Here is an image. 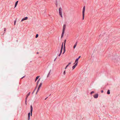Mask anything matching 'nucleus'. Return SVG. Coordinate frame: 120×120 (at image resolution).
I'll return each mask as SVG.
<instances>
[{"label": "nucleus", "mask_w": 120, "mask_h": 120, "mask_svg": "<svg viewBox=\"0 0 120 120\" xmlns=\"http://www.w3.org/2000/svg\"><path fill=\"white\" fill-rule=\"evenodd\" d=\"M108 38L107 37H105L102 39V41L103 42H105L107 41Z\"/></svg>", "instance_id": "1"}, {"label": "nucleus", "mask_w": 120, "mask_h": 120, "mask_svg": "<svg viewBox=\"0 0 120 120\" xmlns=\"http://www.w3.org/2000/svg\"><path fill=\"white\" fill-rule=\"evenodd\" d=\"M85 6H84L83 7L82 10V14H85Z\"/></svg>", "instance_id": "2"}, {"label": "nucleus", "mask_w": 120, "mask_h": 120, "mask_svg": "<svg viewBox=\"0 0 120 120\" xmlns=\"http://www.w3.org/2000/svg\"><path fill=\"white\" fill-rule=\"evenodd\" d=\"M30 92L29 93L27 94V95L26 96V100H25V102H26V101H27V98L30 95Z\"/></svg>", "instance_id": "3"}, {"label": "nucleus", "mask_w": 120, "mask_h": 120, "mask_svg": "<svg viewBox=\"0 0 120 120\" xmlns=\"http://www.w3.org/2000/svg\"><path fill=\"white\" fill-rule=\"evenodd\" d=\"M28 19V17H25L24 18H23L21 20V22H22L24 20H26Z\"/></svg>", "instance_id": "4"}, {"label": "nucleus", "mask_w": 120, "mask_h": 120, "mask_svg": "<svg viewBox=\"0 0 120 120\" xmlns=\"http://www.w3.org/2000/svg\"><path fill=\"white\" fill-rule=\"evenodd\" d=\"M33 108L32 106L31 105L30 106V113H31V116H32V112Z\"/></svg>", "instance_id": "5"}, {"label": "nucleus", "mask_w": 120, "mask_h": 120, "mask_svg": "<svg viewBox=\"0 0 120 120\" xmlns=\"http://www.w3.org/2000/svg\"><path fill=\"white\" fill-rule=\"evenodd\" d=\"M98 97V94H96L94 95V97L95 98H97Z\"/></svg>", "instance_id": "6"}, {"label": "nucleus", "mask_w": 120, "mask_h": 120, "mask_svg": "<svg viewBox=\"0 0 120 120\" xmlns=\"http://www.w3.org/2000/svg\"><path fill=\"white\" fill-rule=\"evenodd\" d=\"M66 25L65 24H64L63 25V31L64 32L65 30V29L66 28Z\"/></svg>", "instance_id": "7"}, {"label": "nucleus", "mask_w": 120, "mask_h": 120, "mask_svg": "<svg viewBox=\"0 0 120 120\" xmlns=\"http://www.w3.org/2000/svg\"><path fill=\"white\" fill-rule=\"evenodd\" d=\"M30 113L29 112L28 114V120H30Z\"/></svg>", "instance_id": "8"}, {"label": "nucleus", "mask_w": 120, "mask_h": 120, "mask_svg": "<svg viewBox=\"0 0 120 120\" xmlns=\"http://www.w3.org/2000/svg\"><path fill=\"white\" fill-rule=\"evenodd\" d=\"M62 11H59V14L61 17L63 18V16L62 14Z\"/></svg>", "instance_id": "9"}, {"label": "nucleus", "mask_w": 120, "mask_h": 120, "mask_svg": "<svg viewBox=\"0 0 120 120\" xmlns=\"http://www.w3.org/2000/svg\"><path fill=\"white\" fill-rule=\"evenodd\" d=\"M77 64H75L72 67V68L73 69V70L74 69H75V67H76V66H77Z\"/></svg>", "instance_id": "10"}, {"label": "nucleus", "mask_w": 120, "mask_h": 120, "mask_svg": "<svg viewBox=\"0 0 120 120\" xmlns=\"http://www.w3.org/2000/svg\"><path fill=\"white\" fill-rule=\"evenodd\" d=\"M78 59H76V60H75V63H74V64H75V63H76V64H77V63L78 62Z\"/></svg>", "instance_id": "11"}, {"label": "nucleus", "mask_w": 120, "mask_h": 120, "mask_svg": "<svg viewBox=\"0 0 120 120\" xmlns=\"http://www.w3.org/2000/svg\"><path fill=\"white\" fill-rule=\"evenodd\" d=\"M63 42L62 44L61 48V49L60 50L61 51H62V50H63Z\"/></svg>", "instance_id": "12"}, {"label": "nucleus", "mask_w": 120, "mask_h": 120, "mask_svg": "<svg viewBox=\"0 0 120 120\" xmlns=\"http://www.w3.org/2000/svg\"><path fill=\"white\" fill-rule=\"evenodd\" d=\"M18 1H17L15 3V8L16 7V6L17 5V4H18Z\"/></svg>", "instance_id": "13"}, {"label": "nucleus", "mask_w": 120, "mask_h": 120, "mask_svg": "<svg viewBox=\"0 0 120 120\" xmlns=\"http://www.w3.org/2000/svg\"><path fill=\"white\" fill-rule=\"evenodd\" d=\"M77 42H76L75 43V44L73 46V48L74 49H75V47L76 46V45H77Z\"/></svg>", "instance_id": "14"}, {"label": "nucleus", "mask_w": 120, "mask_h": 120, "mask_svg": "<svg viewBox=\"0 0 120 120\" xmlns=\"http://www.w3.org/2000/svg\"><path fill=\"white\" fill-rule=\"evenodd\" d=\"M39 76H38L36 77V78L35 80V82H36V81L38 79V78L39 77Z\"/></svg>", "instance_id": "15"}, {"label": "nucleus", "mask_w": 120, "mask_h": 120, "mask_svg": "<svg viewBox=\"0 0 120 120\" xmlns=\"http://www.w3.org/2000/svg\"><path fill=\"white\" fill-rule=\"evenodd\" d=\"M64 31H62V32L61 34V38H62L64 34Z\"/></svg>", "instance_id": "16"}, {"label": "nucleus", "mask_w": 120, "mask_h": 120, "mask_svg": "<svg viewBox=\"0 0 120 120\" xmlns=\"http://www.w3.org/2000/svg\"><path fill=\"white\" fill-rule=\"evenodd\" d=\"M107 94H110V90H108L107 92Z\"/></svg>", "instance_id": "17"}, {"label": "nucleus", "mask_w": 120, "mask_h": 120, "mask_svg": "<svg viewBox=\"0 0 120 120\" xmlns=\"http://www.w3.org/2000/svg\"><path fill=\"white\" fill-rule=\"evenodd\" d=\"M62 51H60V53L58 55V56H60V55L62 53Z\"/></svg>", "instance_id": "18"}, {"label": "nucleus", "mask_w": 120, "mask_h": 120, "mask_svg": "<svg viewBox=\"0 0 120 120\" xmlns=\"http://www.w3.org/2000/svg\"><path fill=\"white\" fill-rule=\"evenodd\" d=\"M63 50H64V52H65V46H64Z\"/></svg>", "instance_id": "19"}, {"label": "nucleus", "mask_w": 120, "mask_h": 120, "mask_svg": "<svg viewBox=\"0 0 120 120\" xmlns=\"http://www.w3.org/2000/svg\"><path fill=\"white\" fill-rule=\"evenodd\" d=\"M62 9L61 8H60L59 9V11H62Z\"/></svg>", "instance_id": "20"}, {"label": "nucleus", "mask_w": 120, "mask_h": 120, "mask_svg": "<svg viewBox=\"0 0 120 120\" xmlns=\"http://www.w3.org/2000/svg\"><path fill=\"white\" fill-rule=\"evenodd\" d=\"M55 4L56 7L57 6L58 4L57 2V1H56V2L55 3Z\"/></svg>", "instance_id": "21"}, {"label": "nucleus", "mask_w": 120, "mask_h": 120, "mask_svg": "<svg viewBox=\"0 0 120 120\" xmlns=\"http://www.w3.org/2000/svg\"><path fill=\"white\" fill-rule=\"evenodd\" d=\"M66 40H65L64 41V46H65V43L66 42Z\"/></svg>", "instance_id": "22"}, {"label": "nucleus", "mask_w": 120, "mask_h": 120, "mask_svg": "<svg viewBox=\"0 0 120 120\" xmlns=\"http://www.w3.org/2000/svg\"><path fill=\"white\" fill-rule=\"evenodd\" d=\"M41 85H42V83H41L38 86V87L40 88L41 87Z\"/></svg>", "instance_id": "23"}, {"label": "nucleus", "mask_w": 120, "mask_h": 120, "mask_svg": "<svg viewBox=\"0 0 120 120\" xmlns=\"http://www.w3.org/2000/svg\"><path fill=\"white\" fill-rule=\"evenodd\" d=\"M40 88L39 87H38V90H37V92L36 93V94H37V93L38 92V90H39V89H40Z\"/></svg>", "instance_id": "24"}, {"label": "nucleus", "mask_w": 120, "mask_h": 120, "mask_svg": "<svg viewBox=\"0 0 120 120\" xmlns=\"http://www.w3.org/2000/svg\"><path fill=\"white\" fill-rule=\"evenodd\" d=\"M84 15L85 14H82V19L83 20L84 19Z\"/></svg>", "instance_id": "25"}, {"label": "nucleus", "mask_w": 120, "mask_h": 120, "mask_svg": "<svg viewBox=\"0 0 120 120\" xmlns=\"http://www.w3.org/2000/svg\"><path fill=\"white\" fill-rule=\"evenodd\" d=\"M16 22V20H15L14 21V25H15Z\"/></svg>", "instance_id": "26"}, {"label": "nucleus", "mask_w": 120, "mask_h": 120, "mask_svg": "<svg viewBox=\"0 0 120 120\" xmlns=\"http://www.w3.org/2000/svg\"><path fill=\"white\" fill-rule=\"evenodd\" d=\"M38 34H37L35 38H38Z\"/></svg>", "instance_id": "27"}, {"label": "nucleus", "mask_w": 120, "mask_h": 120, "mask_svg": "<svg viewBox=\"0 0 120 120\" xmlns=\"http://www.w3.org/2000/svg\"><path fill=\"white\" fill-rule=\"evenodd\" d=\"M65 70L64 71V72H63V74L64 75H65Z\"/></svg>", "instance_id": "28"}, {"label": "nucleus", "mask_w": 120, "mask_h": 120, "mask_svg": "<svg viewBox=\"0 0 120 120\" xmlns=\"http://www.w3.org/2000/svg\"><path fill=\"white\" fill-rule=\"evenodd\" d=\"M68 65H67L66 66V67L65 68V69H66L67 68V67H68Z\"/></svg>", "instance_id": "29"}, {"label": "nucleus", "mask_w": 120, "mask_h": 120, "mask_svg": "<svg viewBox=\"0 0 120 120\" xmlns=\"http://www.w3.org/2000/svg\"><path fill=\"white\" fill-rule=\"evenodd\" d=\"M94 93V91H92L91 92V94H92Z\"/></svg>", "instance_id": "30"}, {"label": "nucleus", "mask_w": 120, "mask_h": 120, "mask_svg": "<svg viewBox=\"0 0 120 120\" xmlns=\"http://www.w3.org/2000/svg\"><path fill=\"white\" fill-rule=\"evenodd\" d=\"M71 64V62L69 63H68V66H69L70 64Z\"/></svg>", "instance_id": "31"}, {"label": "nucleus", "mask_w": 120, "mask_h": 120, "mask_svg": "<svg viewBox=\"0 0 120 120\" xmlns=\"http://www.w3.org/2000/svg\"><path fill=\"white\" fill-rule=\"evenodd\" d=\"M6 29L4 28V31H5V32L6 31Z\"/></svg>", "instance_id": "32"}, {"label": "nucleus", "mask_w": 120, "mask_h": 120, "mask_svg": "<svg viewBox=\"0 0 120 120\" xmlns=\"http://www.w3.org/2000/svg\"><path fill=\"white\" fill-rule=\"evenodd\" d=\"M51 70H50V72H49V74H48V75H49V74H50V72H51Z\"/></svg>", "instance_id": "33"}, {"label": "nucleus", "mask_w": 120, "mask_h": 120, "mask_svg": "<svg viewBox=\"0 0 120 120\" xmlns=\"http://www.w3.org/2000/svg\"><path fill=\"white\" fill-rule=\"evenodd\" d=\"M103 90H102L101 91V93H103Z\"/></svg>", "instance_id": "34"}, {"label": "nucleus", "mask_w": 120, "mask_h": 120, "mask_svg": "<svg viewBox=\"0 0 120 120\" xmlns=\"http://www.w3.org/2000/svg\"><path fill=\"white\" fill-rule=\"evenodd\" d=\"M80 57L81 56H79V58H78V60L79 59Z\"/></svg>", "instance_id": "35"}, {"label": "nucleus", "mask_w": 120, "mask_h": 120, "mask_svg": "<svg viewBox=\"0 0 120 120\" xmlns=\"http://www.w3.org/2000/svg\"><path fill=\"white\" fill-rule=\"evenodd\" d=\"M65 52H64V51L63 52V54H64V53H65Z\"/></svg>", "instance_id": "36"}, {"label": "nucleus", "mask_w": 120, "mask_h": 120, "mask_svg": "<svg viewBox=\"0 0 120 120\" xmlns=\"http://www.w3.org/2000/svg\"><path fill=\"white\" fill-rule=\"evenodd\" d=\"M40 79H39L38 80V82H37V83H38V81H39V80Z\"/></svg>", "instance_id": "37"}, {"label": "nucleus", "mask_w": 120, "mask_h": 120, "mask_svg": "<svg viewBox=\"0 0 120 120\" xmlns=\"http://www.w3.org/2000/svg\"><path fill=\"white\" fill-rule=\"evenodd\" d=\"M24 77H22V78H21V79H23V78Z\"/></svg>", "instance_id": "38"}, {"label": "nucleus", "mask_w": 120, "mask_h": 120, "mask_svg": "<svg viewBox=\"0 0 120 120\" xmlns=\"http://www.w3.org/2000/svg\"><path fill=\"white\" fill-rule=\"evenodd\" d=\"M56 58L54 60V61L56 60Z\"/></svg>", "instance_id": "39"}]
</instances>
